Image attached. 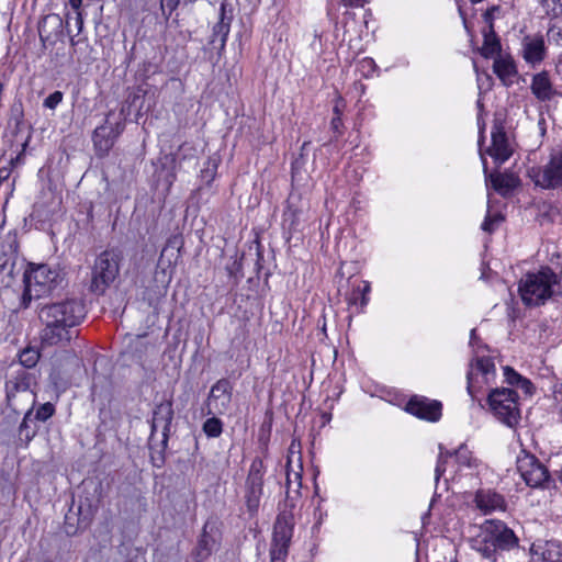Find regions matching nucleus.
I'll return each instance as SVG.
<instances>
[{"label":"nucleus","mask_w":562,"mask_h":562,"mask_svg":"<svg viewBox=\"0 0 562 562\" xmlns=\"http://www.w3.org/2000/svg\"><path fill=\"white\" fill-rule=\"evenodd\" d=\"M479 344H480V338H479V337H477V335H476V329H475V328H473V329L471 330V333H470V345H471L472 347H474V346H479Z\"/></svg>","instance_id":"52"},{"label":"nucleus","mask_w":562,"mask_h":562,"mask_svg":"<svg viewBox=\"0 0 562 562\" xmlns=\"http://www.w3.org/2000/svg\"><path fill=\"white\" fill-rule=\"evenodd\" d=\"M41 353L36 347L27 346L19 353V362L23 368L32 369L34 368L38 360Z\"/></svg>","instance_id":"31"},{"label":"nucleus","mask_w":562,"mask_h":562,"mask_svg":"<svg viewBox=\"0 0 562 562\" xmlns=\"http://www.w3.org/2000/svg\"><path fill=\"white\" fill-rule=\"evenodd\" d=\"M83 49H85V48H82V49H78V54H77V55H75V57H74L72 59H75V58H76V60H77L78 63H82V61H83V59H82V57H81V52H82Z\"/></svg>","instance_id":"59"},{"label":"nucleus","mask_w":562,"mask_h":562,"mask_svg":"<svg viewBox=\"0 0 562 562\" xmlns=\"http://www.w3.org/2000/svg\"><path fill=\"white\" fill-rule=\"evenodd\" d=\"M75 20H76V26L78 30V34H79L83 29V16H82L81 11H78V13H76Z\"/></svg>","instance_id":"51"},{"label":"nucleus","mask_w":562,"mask_h":562,"mask_svg":"<svg viewBox=\"0 0 562 562\" xmlns=\"http://www.w3.org/2000/svg\"><path fill=\"white\" fill-rule=\"evenodd\" d=\"M546 45L542 35H526L521 41V55L526 63L536 65L546 58Z\"/></svg>","instance_id":"20"},{"label":"nucleus","mask_w":562,"mask_h":562,"mask_svg":"<svg viewBox=\"0 0 562 562\" xmlns=\"http://www.w3.org/2000/svg\"><path fill=\"white\" fill-rule=\"evenodd\" d=\"M347 7H363L364 0H341Z\"/></svg>","instance_id":"53"},{"label":"nucleus","mask_w":562,"mask_h":562,"mask_svg":"<svg viewBox=\"0 0 562 562\" xmlns=\"http://www.w3.org/2000/svg\"><path fill=\"white\" fill-rule=\"evenodd\" d=\"M561 278L550 268L541 267L521 278L518 291L527 306H540L557 295H561Z\"/></svg>","instance_id":"3"},{"label":"nucleus","mask_w":562,"mask_h":562,"mask_svg":"<svg viewBox=\"0 0 562 562\" xmlns=\"http://www.w3.org/2000/svg\"><path fill=\"white\" fill-rule=\"evenodd\" d=\"M519 546L515 532L502 520H485L479 533L471 540V547L484 559L497 562L499 551H509Z\"/></svg>","instance_id":"2"},{"label":"nucleus","mask_w":562,"mask_h":562,"mask_svg":"<svg viewBox=\"0 0 562 562\" xmlns=\"http://www.w3.org/2000/svg\"><path fill=\"white\" fill-rule=\"evenodd\" d=\"M172 419L173 408L171 400L162 401L156 405L153 412V420L150 426V450L158 453L165 452L168 447Z\"/></svg>","instance_id":"8"},{"label":"nucleus","mask_w":562,"mask_h":562,"mask_svg":"<svg viewBox=\"0 0 562 562\" xmlns=\"http://www.w3.org/2000/svg\"><path fill=\"white\" fill-rule=\"evenodd\" d=\"M310 164L308 157L301 153L297 157L294 158L291 165V176H301L302 173H311L314 170L310 168L312 166Z\"/></svg>","instance_id":"32"},{"label":"nucleus","mask_w":562,"mask_h":562,"mask_svg":"<svg viewBox=\"0 0 562 562\" xmlns=\"http://www.w3.org/2000/svg\"><path fill=\"white\" fill-rule=\"evenodd\" d=\"M519 186L520 178H485L488 202H491L492 192L508 198Z\"/></svg>","instance_id":"22"},{"label":"nucleus","mask_w":562,"mask_h":562,"mask_svg":"<svg viewBox=\"0 0 562 562\" xmlns=\"http://www.w3.org/2000/svg\"><path fill=\"white\" fill-rule=\"evenodd\" d=\"M314 37H315V40H318V42H319V48H318V49H319V54H322V53H323V49H322V35H321V34H318V33L315 31ZM311 46H312V48H313L314 50H317V47H316V41H314V42L311 44Z\"/></svg>","instance_id":"54"},{"label":"nucleus","mask_w":562,"mask_h":562,"mask_svg":"<svg viewBox=\"0 0 562 562\" xmlns=\"http://www.w3.org/2000/svg\"><path fill=\"white\" fill-rule=\"evenodd\" d=\"M486 153L497 165H502L512 156L513 150L502 123H494L492 128V145L487 148Z\"/></svg>","instance_id":"16"},{"label":"nucleus","mask_w":562,"mask_h":562,"mask_svg":"<svg viewBox=\"0 0 562 562\" xmlns=\"http://www.w3.org/2000/svg\"><path fill=\"white\" fill-rule=\"evenodd\" d=\"M475 507L484 515L495 510H505L506 501L504 496L492 488H480L474 495Z\"/></svg>","instance_id":"19"},{"label":"nucleus","mask_w":562,"mask_h":562,"mask_svg":"<svg viewBox=\"0 0 562 562\" xmlns=\"http://www.w3.org/2000/svg\"><path fill=\"white\" fill-rule=\"evenodd\" d=\"M330 130L334 134V137L331 140H338L340 136L344 134V122L342 119L339 116H333L330 121Z\"/></svg>","instance_id":"44"},{"label":"nucleus","mask_w":562,"mask_h":562,"mask_svg":"<svg viewBox=\"0 0 562 562\" xmlns=\"http://www.w3.org/2000/svg\"><path fill=\"white\" fill-rule=\"evenodd\" d=\"M504 375H505V380L508 384L516 385V386L520 384V382L522 381V378H524L510 367L504 368Z\"/></svg>","instance_id":"45"},{"label":"nucleus","mask_w":562,"mask_h":562,"mask_svg":"<svg viewBox=\"0 0 562 562\" xmlns=\"http://www.w3.org/2000/svg\"><path fill=\"white\" fill-rule=\"evenodd\" d=\"M555 474L558 476L559 482L562 484V469L560 471H557Z\"/></svg>","instance_id":"60"},{"label":"nucleus","mask_w":562,"mask_h":562,"mask_svg":"<svg viewBox=\"0 0 562 562\" xmlns=\"http://www.w3.org/2000/svg\"><path fill=\"white\" fill-rule=\"evenodd\" d=\"M451 562H458V561H457V560H453V561H451Z\"/></svg>","instance_id":"64"},{"label":"nucleus","mask_w":562,"mask_h":562,"mask_svg":"<svg viewBox=\"0 0 562 562\" xmlns=\"http://www.w3.org/2000/svg\"><path fill=\"white\" fill-rule=\"evenodd\" d=\"M481 158L483 160V167H484V175L485 176H490V177H493V176H509L507 172H504V173H501L498 171H494V172H490L487 171V166H486V160L484 158V155L481 153Z\"/></svg>","instance_id":"50"},{"label":"nucleus","mask_w":562,"mask_h":562,"mask_svg":"<svg viewBox=\"0 0 562 562\" xmlns=\"http://www.w3.org/2000/svg\"><path fill=\"white\" fill-rule=\"evenodd\" d=\"M517 386L520 387L521 390H524L525 393H527V394H531L532 390H533L532 383L530 382V380H528L526 378H522V381Z\"/></svg>","instance_id":"49"},{"label":"nucleus","mask_w":562,"mask_h":562,"mask_svg":"<svg viewBox=\"0 0 562 562\" xmlns=\"http://www.w3.org/2000/svg\"><path fill=\"white\" fill-rule=\"evenodd\" d=\"M33 385H35L34 374L25 371L24 369L18 370L5 382V396L8 405L14 411L26 404H30V407H34L36 402V394L33 391Z\"/></svg>","instance_id":"7"},{"label":"nucleus","mask_w":562,"mask_h":562,"mask_svg":"<svg viewBox=\"0 0 562 562\" xmlns=\"http://www.w3.org/2000/svg\"><path fill=\"white\" fill-rule=\"evenodd\" d=\"M530 89L540 101H550L558 94L547 71L538 72L532 77Z\"/></svg>","instance_id":"23"},{"label":"nucleus","mask_w":562,"mask_h":562,"mask_svg":"<svg viewBox=\"0 0 562 562\" xmlns=\"http://www.w3.org/2000/svg\"><path fill=\"white\" fill-rule=\"evenodd\" d=\"M233 21V15L227 14V5L226 3H222L220 8V20L213 26L212 37L210 43L215 44L216 40L220 38V50H223L226 46L227 37L231 32V24Z\"/></svg>","instance_id":"24"},{"label":"nucleus","mask_w":562,"mask_h":562,"mask_svg":"<svg viewBox=\"0 0 562 562\" xmlns=\"http://www.w3.org/2000/svg\"><path fill=\"white\" fill-rule=\"evenodd\" d=\"M209 525L205 524L202 533L192 551L195 562H204L212 554L216 540L207 530Z\"/></svg>","instance_id":"25"},{"label":"nucleus","mask_w":562,"mask_h":562,"mask_svg":"<svg viewBox=\"0 0 562 562\" xmlns=\"http://www.w3.org/2000/svg\"><path fill=\"white\" fill-rule=\"evenodd\" d=\"M55 405L47 402L37 407L35 413L33 412V420L34 422H47L55 414Z\"/></svg>","instance_id":"37"},{"label":"nucleus","mask_w":562,"mask_h":562,"mask_svg":"<svg viewBox=\"0 0 562 562\" xmlns=\"http://www.w3.org/2000/svg\"><path fill=\"white\" fill-rule=\"evenodd\" d=\"M453 454L456 456L457 461L467 467H472V456L465 446H460Z\"/></svg>","instance_id":"40"},{"label":"nucleus","mask_w":562,"mask_h":562,"mask_svg":"<svg viewBox=\"0 0 562 562\" xmlns=\"http://www.w3.org/2000/svg\"><path fill=\"white\" fill-rule=\"evenodd\" d=\"M10 123L14 124L16 132L24 127V112L23 104L21 101L14 102L10 109Z\"/></svg>","instance_id":"35"},{"label":"nucleus","mask_w":562,"mask_h":562,"mask_svg":"<svg viewBox=\"0 0 562 562\" xmlns=\"http://www.w3.org/2000/svg\"><path fill=\"white\" fill-rule=\"evenodd\" d=\"M344 106H345L344 99L341 97H338L337 100L335 101V105H334V109H333L334 116L341 117Z\"/></svg>","instance_id":"48"},{"label":"nucleus","mask_w":562,"mask_h":562,"mask_svg":"<svg viewBox=\"0 0 562 562\" xmlns=\"http://www.w3.org/2000/svg\"><path fill=\"white\" fill-rule=\"evenodd\" d=\"M154 176H176L177 162L176 158L171 154L160 155L155 161H153Z\"/></svg>","instance_id":"27"},{"label":"nucleus","mask_w":562,"mask_h":562,"mask_svg":"<svg viewBox=\"0 0 562 562\" xmlns=\"http://www.w3.org/2000/svg\"><path fill=\"white\" fill-rule=\"evenodd\" d=\"M483 45L480 49L481 55L485 58H492L495 55L498 56V54H501L502 46L499 38L494 31V25L487 26V29L483 31Z\"/></svg>","instance_id":"26"},{"label":"nucleus","mask_w":562,"mask_h":562,"mask_svg":"<svg viewBox=\"0 0 562 562\" xmlns=\"http://www.w3.org/2000/svg\"><path fill=\"white\" fill-rule=\"evenodd\" d=\"M301 474L297 472L293 473V479L290 472H286V501L285 506L293 508L295 506L294 499L295 496L300 494L301 487Z\"/></svg>","instance_id":"29"},{"label":"nucleus","mask_w":562,"mask_h":562,"mask_svg":"<svg viewBox=\"0 0 562 562\" xmlns=\"http://www.w3.org/2000/svg\"><path fill=\"white\" fill-rule=\"evenodd\" d=\"M202 426L204 434L210 438H217L223 432V423L217 416L211 415Z\"/></svg>","instance_id":"33"},{"label":"nucleus","mask_w":562,"mask_h":562,"mask_svg":"<svg viewBox=\"0 0 562 562\" xmlns=\"http://www.w3.org/2000/svg\"><path fill=\"white\" fill-rule=\"evenodd\" d=\"M61 196L53 192L43 193L33 206L31 218L45 224L53 221L54 216L60 211Z\"/></svg>","instance_id":"14"},{"label":"nucleus","mask_w":562,"mask_h":562,"mask_svg":"<svg viewBox=\"0 0 562 562\" xmlns=\"http://www.w3.org/2000/svg\"><path fill=\"white\" fill-rule=\"evenodd\" d=\"M7 266H8V259L5 258V256H3V258L0 256V271L5 270Z\"/></svg>","instance_id":"57"},{"label":"nucleus","mask_w":562,"mask_h":562,"mask_svg":"<svg viewBox=\"0 0 562 562\" xmlns=\"http://www.w3.org/2000/svg\"><path fill=\"white\" fill-rule=\"evenodd\" d=\"M476 105H477V108H479L480 110H482V109H483V103H482V101H481V100H477Z\"/></svg>","instance_id":"61"},{"label":"nucleus","mask_w":562,"mask_h":562,"mask_svg":"<svg viewBox=\"0 0 562 562\" xmlns=\"http://www.w3.org/2000/svg\"><path fill=\"white\" fill-rule=\"evenodd\" d=\"M111 113L108 114L105 124L98 126L92 135V140L98 155L103 156L109 153L113 147L115 138L120 134L121 124L117 123L116 127L109 125Z\"/></svg>","instance_id":"18"},{"label":"nucleus","mask_w":562,"mask_h":562,"mask_svg":"<svg viewBox=\"0 0 562 562\" xmlns=\"http://www.w3.org/2000/svg\"><path fill=\"white\" fill-rule=\"evenodd\" d=\"M293 514L291 510L281 512L273 526L272 541L270 548V562H284L290 542L293 536Z\"/></svg>","instance_id":"9"},{"label":"nucleus","mask_w":562,"mask_h":562,"mask_svg":"<svg viewBox=\"0 0 562 562\" xmlns=\"http://www.w3.org/2000/svg\"><path fill=\"white\" fill-rule=\"evenodd\" d=\"M124 251L119 246H111L102 250L91 267L89 290L91 293L102 295L120 274Z\"/></svg>","instance_id":"5"},{"label":"nucleus","mask_w":562,"mask_h":562,"mask_svg":"<svg viewBox=\"0 0 562 562\" xmlns=\"http://www.w3.org/2000/svg\"><path fill=\"white\" fill-rule=\"evenodd\" d=\"M70 45L72 47V52L70 53V58H74L75 55L78 54V49H82V48H86L88 49L89 48V44L86 40H75L74 36L70 37Z\"/></svg>","instance_id":"46"},{"label":"nucleus","mask_w":562,"mask_h":562,"mask_svg":"<svg viewBox=\"0 0 562 562\" xmlns=\"http://www.w3.org/2000/svg\"><path fill=\"white\" fill-rule=\"evenodd\" d=\"M441 408L440 402L424 396H413L406 404V411L409 414L428 422L439 420Z\"/></svg>","instance_id":"15"},{"label":"nucleus","mask_w":562,"mask_h":562,"mask_svg":"<svg viewBox=\"0 0 562 562\" xmlns=\"http://www.w3.org/2000/svg\"><path fill=\"white\" fill-rule=\"evenodd\" d=\"M517 393L507 387L493 389L487 396L494 416L504 425L514 428L520 420Z\"/></svg>","instance_id":"6"},{"label":"nucleus","mask_w":562,"mask_h":562,"mask_svg":"<svg viewBox=\"0 0 562 562\" xmlns=\"http://www.w3.org/2000/svg\"><path fill=\"white\" fill-rule=\"evenodd\" d=\"M65 273L58 266L47 263L31 267L23 277L24 291L21 307L27 308L33 299L49 294L64 280Z\"/></svg>","instance_id":"4"},{"label":"nucleus","mask_w":562,"mask_h":562,"mask_svg":"<svg viewBox=\"0 0 562 562\" xmlns=\"http://www.w3.org/2000/svg\"><path fill=\"white\" fill-rule=\"evenodd\" d=\"M493 71L506 87L512 86L518 75L516 64L510 56L498 54L493 64Z\"/></svg>","instance_id":"21"},{"label":"nucleus","mask_w":562,"mask_h":562,"mask_svg":"<svg viewBox=\"0 0 562 562\" xmlns=\"http://www.w3.org/2000/svg\"><path fill=\"white\" fill-rule=\"evenodd\" d=\"M37 30L43 45L55 44L64 36V21L58 14L50 13L38 22Z\"/></svg>","instance_id":"17"},{"label":"nucleus","mask_w":562,"mask_h":562,"mask_svg":"<svg viewBox=\"0 0 562 562\" xmlns=\"http://www.w3.org/2000/svg\"><path fill=\"white\" fill-rule=\"evenodd\" d=\"M535 184L541 189H554L562 184V178H533Z\"/></svg>","instance_id":"43"},{"label":"nucleus","mask_w":562,"mask_h":562,"mask_svg":"<svg viewBox=\"0 0 562 562\" xmlns=\"http://www.w3.org/2000/svg\"><path fill=\"white\" fill-rule=\"evenodd\" d=\"M548 41L562 47V24H554L548 30Z\"/></svg>","instance_id":"42"},{"label":"nucleus","mask_w":562,"mask_h":562,"mask_svg":"<svg viewBox=\"0 0 562 562\" xmlns=\"http://www.w3.org/2000/svg\"><path fill=\"white\" fill-rule=\"evenodd\" d=\"M496 373L495 363L490 357L476 356L470 363V369L467 373V390L472 398H475V393L482 387L483 384L488 383L494 379Z\"/></svg>","instance_id":"12"},{"label":"nucleus","mask_w":562,"mask_h":562,"mask_svg":"<svg viewBox=\"0 0 562 562\" xmlns=\"http://www.w3.org/2000/svg\"><path fill=\"white\" fill-rule=\"evenodd\" d=\"M517 470L525 483L532 488H549L554 479L533 454L524 453L517 459Z\"/></svg>","instance_id":"10"},{"label":"nucleus","mask_w":562,"mask_h":562,"mask_svg":"<svg viewBox=\"0 0 562 562\" xmlns=\"http://www.w3.org/2000/svg\"><path fill=\"white\" fill-rule=\"evenodd\" d=\"M265 465L261 459L256 458L249 468L245 485V503L248 513L252 516L258 512L263 490Z\"/></svg>","instance_id":"11"},{"label":"nucleus","mask_w":562,"mask_h":562,"mask_svg":"<svg viewBox=\"0 0 562 562\" xmlns=\"http://www.w3.org/2000/svg\"><path fill=\"white\" fill-rule=\"evenodd\" d=\"M233 386L227 379L217 380L211 387L205 401L206 415H224L232 405Z\"/></svg>","instance_id":"13"},{"label":"nucleus","mask_w":562,"mask_h":562,"mask_svg":"<svg viewBox=\"0 0 562 562\" xmlns=\"http://www.w3.org/2000/svg\"><path fill=\"white\" fill-rule=\"evenodd\" d=\"M543 12L552 18L562 15V0H538Z\"/></svg>","instance_id":"36"},{"label":"nucleus","mask_w":562,"mask_h":562,"mask_svg":"<svg viewBox=\"0 0 562 562\" xmlns=\"http://www.w3.org/2000/svg\"><path fill=\"white\" fill-rule=\"evenodd\" d=\"M7 179H8L7 177L0 178V183H1L3 180H7Z\"/></svg>","instance_id":"62"},{"label":"nucleus","mask_w":562,"mask_h":562,"mask_svg":"<svg viewBox=\"0 0 562 562\" xmlns=\"http://www.w3.org/2000/svg\"><path fill=\"white\" fill-rule=\"evenodd\" d=\"M65 532L68 536H74L76 533V528L72 525L66 522Z\"/></svg>","instance_id":"56"},{"label":"nucleus","mask_w":562,"mask_h":562,"mask_svg":"<svg viewBox=\"0 0 562 562\" xmlns=\"http://www.w3.org/2000/svg\"><path fill=\"white\" fill-rule=\"evenodd\" d=\"M371 290L370 283L368 281H362L357 288H355L351 294L348 297L349 305H360V307H364L369 297L368 294Z\"/></svg>","instance_id":"30"},{"label":"nucleus","mask_w":562,"mask_h":562,"mask_svg":"<svg viewBox=\"0 0 562 562\" xmlns=\"http://www.w3.org/2000/svg\"><path fill=\"white\" fill-rule=\"evenodd\" d=\"M439 448H440V453H439L437 465L435 469V480L437 482L439 481L441 475L446 472L447 458L452 456V453L449 451L443 452L442 446H439Z\"/></svg>","instance_id":"39"},{"label":"nucleus","mask_w":562,"mask_h":562,"mask_svg":"<svg viewBox=\"0 0 562 562\" xmlns=\"http://www.w3.org/2000/svg\"><path fill=\"white\" fill-rule=\"evenodd\" d=\"M69 5L78 13L82 5V0H69Z\"/></svg>","instance_id":"55"},{"label":"nucleus","mask_w":562,"mask_h":562,"mask_svg":"<svg viewBox=\"0 0 562 562\" xmlns=\"http://www.w3.org/2000/svg\"><path fill=\"white\" fill-rule=\"evenodd\" d=\"M544 176H562V147L552 151Z\"/></svg>","instance_id":"34"},{"label":"nucleus","mask_w":562,"mask_h":562,"mask_svg":"<svg viewBox=\"0 0 562 562\" xmlns=\"http://www.w3.org/2000/svg\"><path fill=\"white\" fill-rule=\"evenodd\" d=\"M33 416V407H30L24 414L23 420L19 426V437L20 440H23L25 445H29L30 441L36 436L38 428L36 425H31L34 420Z\"/></svg>","instance_id":"28"},{"label":"nucleus","mask_w":562,"mask_h":562,"mask_svg":"<svg viewBox=\"0 0 562 562\" xmlns=\"http://www.w3.org/2000/svg\"><path fill=\"white\" fill-rule=\"evenodd\" d=\"M555 70H557V75H558V76L560 77V79L562 80V59H560V60L557 63Z\"/></svg>","instance_id":"58"},{"label":"nucleus","mask_w":562,"mask_h":562,"mask_svg":"<svg viewBox=\"0 0 562 562\" xmlns=\"http://www.w3.org/2000/svg\"><path fill=\"white\" fill-rule=\"evenodd\" d=\"M503 221L504 216L501 213L497 212L492 214L490 211H487L481 228L486 233H493Z\"/></svg>","instance_id":"38"},{"label":"nucleus","mask_w":562,"mask_h":562,"mask_svg":"<svg viewBox=\"0 0 562 562\" xmlns=\"http://www.w3.org/2000/svg\"><path fill=\"white\" fill-rule=\"evenodd\" d=\"M364 61L368 63V64H371L372 59H368V60H364Z\"/></svg>","instance_id":"63"},{"label":"nucleus","mask_w":562,"mask_h":562,"mask_svg":"<svg viewBox=\"0 0 562 562\" xmlns=\"http://www.w3.org/2000/svg\"><path fill=\"white\" fill-rule=\"evenodd\" d=\"M499 11H501L499 5H493L484 12L483 19H484V22L487 24V26L493 25V20L495 18L496 13H499Z\"/></svg>","instance_id":"47"},{"label":"nucleus","mask_w":562,"mask_h":562,"mask_svg":"<svg viewBox=\"0 0 562 562\" xmlns=\"http://www.w3.org/2000/svg\"><path fill=\"white\" fill-rule=\"evenodd\" d=\"M64 99V93L61 91H54L43 101V106L49 110H55Z\"/></svg>","instance_id":"41"},{"label":"nucleus","mask_w":562,"mask_h":562,"mask_svg":"<svg viewBox=\"0 0 562 562\" xmlns=\"http://www.w3.org/2000/svg\"><path fill=\"white\" fill-rule=\"evenodd\" d=\"M37 315L43 328L41 341L45 346H66L72 339V328L86 316L85 305L78 299H65L41 305Z\"/></svg>","instance_id":"1"}]
</instances>
